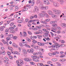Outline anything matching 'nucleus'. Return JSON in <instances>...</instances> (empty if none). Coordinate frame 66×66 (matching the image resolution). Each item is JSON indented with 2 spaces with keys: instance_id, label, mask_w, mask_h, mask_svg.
<instances>
[{
  "instance_id": "f257e3e1",
  "label": "nucleus",
  "mask_w": 66,
  "mask_h": 66,
  "mask_svg": "<svg viewBox=\"0 0 66 66\" xmlns=\"http://www.w3.org/2000/svg\"><path fill=\"white\" fill-rule=\"evenodd\" d=\"M53 5L55 7H59L60 6V4L59 3L56 2H54L53 3Z\"/></svg>"
},
{
  "instance_id": "f03ea898",
  "label": "nucleus",
  "mask_w": 66,
  "mask_h": 66,
  "mask_svg": "<svg viewBox=\"0 0 66 66\" xmlns=\"http://www.w3.org/2000/svg\"><path fill=\"white\" fill-rule=\"evenodd\" d=\"M54 12L55 14L57 15L61 13V11L59 10H54Z\"/></svg>"
},
{
  "instance_id": "7ed1b4c3",
  "label": "nucleus",
  "mask_w": 66,
  "mask_h": 66,
  "mask_svg": "<svg viewBox=\"0 0 66 66\" xmlns=\"http://www.w3.org/2000/svg\"><path fill=\"white\" fill-rule=\"evenodd\" d=\"M28 43L27 42H25L23 43H20V46L21 47H22L23 46H26L27 45Z\"/></svg>"
},
{
  "instance_id": "20e7f679",
  "label": "nucleus",
  "mask_w": 66,
  "mask_h": 66,
  "mask_svg": "<svg viewBox=\"0 0 66 66\" xmlns=\"http://www.w3.org/2000/svg\"><path fill=\"white\" fill-rule=\"evenodd\" d=\"M51 31H53V32H54L56 33L57 34H59L61 33V31H60L58 30L57 31H56V29L55 28H53L52 29Z\"/></svg>"
},
{
  "instance_id": "39448f33",
  "label": "nucleus",
  "mask_w": 66,
  "mask_h": 66,
  "mask_svg": "<svg viewBox=\"0 0 66 66\" xmlns=\"http://www.w3.org/2000/svg\"><path fill=\"white\" fill-rule=\"evenodd\" d=\"M34 49L33 48H31L30 50V49H28L27 50V52H28V53H30L31 52L32 53H34Z\"/></svg>"
},
{
  "instance_id": "423d86ee",
  "label": "nucleus",
  "mask_w": 66,
  "mask_h": 66,
  "mask_svg": "<svg viewBox=\"0 0 66 66\" xmlns=\"http://www.w3.org/2000/svg\"><path fill=\"white\" fill-rule=\"evenodd\" d=\"M32 59H30V58L28 57L24 59V60L26 62H30L31 61Z\"/></svg>"
},
{
  "instance_id": "0eeeda50",
  "label": "nucleus",
  "mask_w": 66,
  "mask_h": 66,
  "mask_svg": "<svg viewBox=\"0 0 66 66\" xmlns=\"http://www.w3.org/2000/svg\"><path fill=\"white\" fill-rule=\"evenodd\" d=\"M43 1L45 4H49V2L48 0H43Z\"/></svg>"
},
{
  "instance_id": "6e6552de",
  "label": "nucleus",
  "mask_w": 66,
  "mask_h": 66,
  "mask_svg": "<svg viewBox=\"0 0 66 66\" xmlns=\"http://www.w3.org/2000/svg\"><path fill=\"white\" fill-rule=\"evenodd\" d=\"M60 26L62 28H66V24L65 23H62L60 24Z\"/></svg>"
},
{
  "instance_id": "1a4fd4ad",
  "label": "nucleus",
  "mask_w": 66,
  "mask_h": 66,
  "mask_svg": "<svg viewBox=\"0 0 66 66\" xmlns=\"http://www.w3.org/2000/svg\"><path fill=\"white\" fill-rule=\"evenodd\" d=\"M2 42H3V43L4 44H7V45H9V42H8V41L6 40V42H5L4 40H2Z\"/></svg>"
},
{
  "instance_id": "9d476101",
  "label": "nucleus",
  "mask_w": 66,
  "mask_h": 66,
  "mask_svg": "<svg viewBox=\"0 0 66 66\" xmlns=\"http://www.w3.org/2000/svg\"><path fill=\"white\" fill-rule=\"evenodd\" d=\"M0 54H2L3 55H4L5 54V52L1 50L0 51Z\"/></svg>"
},
{
  "instance_id": "9b49d317",
  "label": "nucleus",
  "mask_w": 66,
  "mask_h": 66,
  "mask_svg": "<svg viewBox=\"0 0 66 66\" xmlns=\"http://www.w3.org/2000/svg\"><path fill=\"white\" fill-rule=\"evenodd\" d=\"M8 48L9 49V50H10L11 51V52L12 53H13V52H14L13 51V48H11V47H8Z\"/></svg>"
},
{
  "instance_id": "f8f14e48",
  "label": "nucleus",
  "mask_w": 66,
  "mask_h": 66,
  "mask_svg": "<svg viewBox=\"0 0 66 66\" xmlns=\"http://www.w3.org/2000/svg\"><path fill=\"white\" fill-rule=\"evenodd\" d=\"M48 14H49L50 15H52V12L51 10H49L48 11Z\"/></svg>"
},
{
  "instance_id": "ddd939ff",
  "label": "nucleus",
  "mask_w": 66,
  "mask_h": 66,
  "mask_svg": "<svg viewBox=\"0 0 66 66\" xmlns=\"http://www.w3.org/2000/svg\"><path fill=\"white\" fill-rule=\"evenodd\" d=\"M44 6L42 4H40L39 6L40 8L42 10H43Z\"/></svg>"
},
{
  "instance_id": "4468645a",
  "label": "nucleus",
  "mask_w": 66,
  "mask_h": 66,
  "mask_svg": "<svg viewBox=\"0 0 66 66\" xmlns=\"http://www.w3.org/2000/svg\"><path fill=\"white\" fill-rule=\"evenodd\" d=\"M45 14H42V13H39V15L40 17H44Z\"/></svg>"
},
{
  "instance_id": "2eb2a0df",
  "label": "nucleus",
  "mask_w": 66,
  "mask_h": 66,
  "mask_svg": "<svg viewBox=\"0 0 66 66\" xmlns=\"http://www.w3.org/2000/svg\"><path fill=\"white\" fill-rule=\"evenodd\" d=\"M12 45L13 47H15V48H17L18 47V46L15 43H13L12 44Z\"/></svg>"
},
{
  "instance_id": "dca6fc26",
  "label": "nucleus",
  "mask_w": 66,
  "mask_h": 66,
  "mask_svg": "<svg viewBox=\"0 0 66 66\" xmlns=\"http://www.w3.org/2000/svg\"><path fill=\"white\" fill-rule=\"evenodd\" d=\"M48 9V6H44L43 9L47 10Z\"/></svg>"
},
{
  "instance_id": "f3484780",
  "label": "nucleus",
  "mask_w": 66,
  "mask_h": 66,
  "mask_svg": "<svg viewBox=\"0 0 66 66\" xmlns=\"http://www.w3.org/2000/svg\"><path fill=\"white\" fill-rule=\"evenodd\" d=\"M41 23H43L44 24H47V22L45 21H40Z\"/></svg>"
},
{
  "instance_id": "a211bd4d",
  "label": "nucleus",
  "mask_w": 66,
  "mask_h": 66,
  "mask_svg": "<svg viewBox=\"0 0 66 66\" xmlns=\"http://www.w3.org/2000/svg\"><path fill=\"white\" fill-rule=\"evenodd\" d=\"M38 66H43L44 65L42 63H38L37 64Z\"/></svg>"
},
{
  "instance_id": "6ab92c4d",
  "label": "nucleus",
  "mask_w": 66,
  "mask_h": 66,
  "mask_svg": "<svg viewBox=\"0 0 66 66\" xmlns=\"http://www.w3.org/2000/svg\"><path fill=\"white\" fill-rule=\"evenodd\" d=\"M14 54H18V55H20V54L18 52L16 51H14Z\"/></svg>"
},
{
  "instance_id": "aec40b11",
  "label": "nucleus",
  "mask_w": 66,
  "mask_h": 66,
  "mask_svg": "<svg viewBox=\"0 0 66 66\" xmlns=\"http://www.w3.org/2000/svg\"><path fill=\"white\" fill-rule=\"evenodd\" d=\"M37 43L38 45L40 46H44V44H42V43H41L40 42H38Z\"/></svg>"
},
{
  "instance_id": "412c9836",
  "label": "nucleus",
  "mask_w": 66,
  "mask_h": 66,
  "mask_svg": "<svg viewBox=\"0 0 66 66\" xmlns=\"http://www.w3.org/2000/svg\"><path fill=\"white\" fill-rule=\"evenodd\" d=\"M26 6L24 7V9L23 10V11H27V10H28V8H26Z\"/></svg>"
},
{
  "instance_id": "4be33fe9",
  "label": "nucleus",
  "mask_w": 66,
  "mask_h": 66,
  "mask_svg": "<svg viewBox=\"0 0 66 66\" xmlns=\"http://www.w3.org/2000/svg\"><path fill=\"white\" fill-rule=\"evenodd\" d=\"M46 16L47 18L49 17V15L47 13H44V16Z\"/></svg>"
},
{
  "instance_id": "5701e85b",
  "label": "nucleus",
  "mask_w": 66,
  "mask_h": 66,
  "mask_svg": "<svg viewBox=\"0 0 66 66\" xmlns=\"http://www.w3.org/2000/svg\"><path fill=\"white\" fill-rule=\"evenodd\" d=\"M33 56V59H39V57H38V56Z\"/></svg>"
},
{
  "instance_id": "b1692460",
  "label": "nucleus",
  "mask_w": 66,
  "mask_h": 66,
  "mask_svg": "<svg viewBox=\"0 0 66 66\" xmlns=\"http://www.w3.org/2000/svg\"><path fill=\"white\" fill-rule=\"evenodd\" d=\"M10 32L11 33H15V31L13 30H11L10 31Z\"/></svg>"
},
{
  "instance_id": "393cba45",
  "label": "nucleus",
  "mask_w": 66,
  "mask_h": 66,
  "mask_svg": "<svg viewBox=\"0 0 66 66\" xmlns=\"http://www.w3.org/2000/svg\"><path fill=\"white\" fill-rule=\"evenodd\" d=\"M55 47H56V46L55 45H52L51 47V48H54Z\"/></svg>"
},
{
  "instance_id": "a878e982",
  "label": "nucleus",
  "mask_w": 66,
  "mask_h": 66,
  "mask_svg": "<svg viewBox=\"0 0 66 66\" xmlns=\"http://www.w3.org/2000/svg\"><path fill=\"white\" fill-rule=\"evenodd\" d=\"M27 41L28 42H29V43H30L31 42V40L29 38H28L27 39Z\"/></svg>"
},
{
  "instance_id": "bb28decb",
  "label": "nucleus",
  "mask_w": 66,
  "mask_h": 66,
  "mask_svg": "<svg viewBox=\"0 0 66 66\" xmlns=\"http://www.w3.org/2000/svg\"><path fill=\"white\" fill-rule=\"evenodd\" d=\"M35 10L36 11H38V8L37 7V6H35Z\"/></svg>"
},
{
  "instance_id": "cd10ccee",
  "label": "nucleus",
  "mask_w": 66,
  "mask_h": 66,
  "mask_svg": "<svg viewBox=\"0 0 66 66\" xmlns=\"http://www.w3.org/2000/svg\"><path fill=\"white\" fill-rule=\"evenodd\" d=\"M24 36H27V34L26 32L24 31Z\"/></svg>"
},
{
  "instance_id": "c85d7f7f",
  "label": "nucleus",
  "mask_w": 66,
  "mask_h": 66,
  "mask_svg": "<svg viewBox=\"0 0 66 66\" xmlns=\"http://www.w3.org/2000/svg\"><path fill=\"white\" fill-rule=\"evenodd\" d=\"M1 50L2 51H3L4 52H5L4 51V48L3 47H2L1 48Z\"/></svg>"
},
{
  "instance_id": "c756f323",
  "label": "nucleus",
  "mask_w": 66,
  "mask_h": 66,
  "mask_svg": "<svg viewBox=\"0 0 66 66\" xmlns=\"http://www.w3.org/2000/svg\"><path fill=\"white\" fill-rule=\"evenodd\" d=\"M9 37H10V38H12L13 37V35L12 34H10L9 35Z\"/></svg>"
},
{
  "instance_id": "7c9ffc66",
  "label": "nucleus",
  "mask_w": 66,
  "mask_h": 66,
  "mask_svg": "<svg viewBox=\"0 0 66 66\" xmlns=\"http://www.w3.org/2000/svg\"><path fill=\"white\" fill-rule=\"evenodd\" d=\"M57 59H52V61H53V62L57 61Z\"/></svg>"
},
{
  "instance_id": "2f4dec72",
  "label": "nucleus",
  "mask_w": 66,
  "mask_h": 66,
  "mask_svg": "<svg viewBox=\"0 0 66 66\" xmlns=\"http://www.w3.org/2000/svg\"><path fill=\"white\" fill-rule=\"evenodd\" d=\"M37 37L38 38H39V39H41V38H42V36L41 35H37Z\"/></svg>"
},
{
  "instance_id": "473e14b6",
  "label": "nucleus",
  "mask_w": 66,
  "mask_h": 66,
  "mask_svg": "<svg viewBox=\"0 0 66 66\" xmlns=\"http://www.w3.org/2000/svg\"><path fill=\"white\" fill-rule=\"evenodd\" d=\"M27 32L29 34V35H32V32L29 31H28Z\"/></svg>"
},
{
  "instance_id": "72a5a7b5",
  "label": "nucleus",
  "mask_w": 66,
  "mask_h": 66,
  "mask_svg": "<svg viewBox=\"0 0 66 66\" xmlns=\"http://www.w3.org/2000/svg\"><path fill=\"white\" fill-rule=\"evenodd\" d=\"M22 20H19L18 21V23H21L22 22Z\"/></svg>"
},
{
  "instance_id": "f704fd0d",
  "label": "nucleus",
  "mask_w": 66,
  "mask_h": 66,
  "mask_svg": "<svg viewBox=\"0 0 66 66\" xmlns=\"http://www.w3.org/2000/svg\"><path fill=\"white\" fill-rule=\"evenodd\" d=\"M24 63L23 61H21L20 62V64H21V65H23Z\"/></svg>"
},
{
  "instance_id": "c9c22d12",
  "label": "nucleus",
  "mask_w": 66,
  "mask_h": 66,
  "mask_svg": "<svg viewBox=\"0 0 66 66\" xmlns=\"http://www.w3.org/2000/svg\"><path fill=\"white\" fill-rule=\"evenodd\" d=\"M30 4H28L26 5V7H29L28 8L29 9H30Z\"/></svg>"
},
{
  "instance_id": "e433bc0d",
  "label": "nucleus",
  "mask_w": 66,
  "mask_h": 66,
  "mask_svg": "<svg viewBox=\"0 0 66 66\" xmlns=\"http://www.w3.org/2000/svg\"><path fill=\"white\" fill-rule=\"evenodd\" d=\"M7 55H9V56H10V55H11V53L10 52H9V51H7Z\"/></svg>"
},
{
  "instance_id": "4c0bfd02",
  "label": "nucleus",
  "mask_w": 66,
  "mask_h": 66,
  "mask_svg": "<svg viewBox=\"0 0 66 66\" xmlns=\"http://www.w3.org/2000/svg\"><path fill=\"white\" fill-rule=\"evenodd\" d=\"M44 21H45L46 22H49V21H50V19H46L44 20Z\"/></svg>"
},
{
  "instance_id": "58836bf2",
  "label": "nucleus",
  "mask_w": 66,
  "mask_h": 66,
  "mask_svg": "<svg viewBox=\"0 0 66 66\" xmlns=\"http://www.w3.org/2000/svg\"><path fill=\"white\" fill-rule=\"evenodd\" d=\"M63 0H60V1H59V2L60 4H62V3H63Z\"/></svg>"
},
{
  "instance_id": "ea45409f",
  "label": "nucleus",
  "mask_w": 66,
  "mask_h": 66,
  "mask_svg": "<svg viewBox=\"0 0 66 66\" xmlns=\"http://www.w3.org/2000/svg\"><path fill=\"white\" fill-rule=\"evenodd\" d=\"M9 29L10 30H14V27H10Z\"/></svg>"
},
{
  "instance_id": "a19ab883",
  "label": "nucleus",
  "mask_w": 66,
  "mask_h": 66,
  "mask_svg": "<svg viewBox=\"0 0 66 66\" xmlns=\"http://www.w3.org/2000/svg\"><path fill=\"white\" fill-rule=\"evenodd\" d=\"M56 47H57L59 48H60V46L58 45V44H56Z\"/></svg>"
},
{
  "instance_id": "79ce46f5",
  "label": "nucleus",
  "mask_w": 66,
  "mask_h": 66,
  "mask_svg": "<svg viewBox=\"0 0 66 66\" xmlns=\"http://www.w3.org/2000/svg\"><path fill=\"white\" fill-rule=\"evenodd\" d=\"M6 40L8 41V40H10L11 39L10 38V37H8L6 38Z\"/></svg>"
},
{
  "instance_id": "37998d69",
  "label": "nucleus",
  "mask_w": 66,
  "mask_h": 66,
  "mask_svg": "<svg viewBox=\"0 0 66 66\" xmlns=\"http://www.w3.org/2000/svg\"><path fill=\"white\" fill-rule=\"evenodd\" d=\"M61 43L62 44H64L65 43V42L64 40H61Z\"/></svg>"
},
{
  "instance_id": "c03bdc74",
  "label": "nucleus",
  "mask_w": 66,
  "mask_h": 66,
  "mask_svg": "<svg viewBox=\"0 0 66 66\" xmlns=\"http://www.w3.org/2000/svg\"><path fill=\"white\" fill-rule=\"evenodd\" d=\"M47 63L48 64H51L52 62L51 61H49L47 62Z\"/></svg>"
},
{
  "instance_id": "a18cd8bd",
  "label": "nucleus",
  "mask_w": 66,
  "mask_h": 66,
  "mask_svg": "<svg viewBox=\"0 0 66 66\" xmlns=\"http://www.w3.org/2000/svg\"><path fill=\"white\" fill-rule=\"evenodd\" d=\"M57 25L56 24H52V27H57Z\"/></svg>"
},
{
  "instance_id": "49530a36",
  "label": "nucleus",
  "mask_w": 66,
  "mask_h": 66,
  "mask_svg": "<svg viewBox=\"0 0 66 66\" xmlns=\"http://www.w3.org/2000/svg\"><path fill=\"white\" fill-rule=\"evenodd\" d=\"M32 42L34 43H37V41L35 40H33L32 41Z\"/></svg>"
},
{
  "instance_id": "de8ad7c7",
  "label": "nucleus",
  "mask_w": 66,
  "mask_h": 66,
  "mask_svg": "<svg viewBox=\"0 0 66 66\" xmlns=\"http://www.w3.org/2000/svg\"><path fill=\"white\" fill-rule=\"evenodd\" d=\"M5 59L6 60H7V61H9V59H8V58L7 57H5Z\"/></svg>"
},
{
  "instance_id": "09e8293b",
  "label": "nucleus",
  "mask_w": 66,
  "mask_h": 66,
  "mask_svg": "<svg viewBox=\"0 0 66 66\" xmlns=\"http://www.w3.org/2000/svg\"><path fill=\"white\" fill-rule=\"evenodd\" d=\"M13 56H11L9 57V58L10 59H11V60H12V59H13Z\"/></svg>"
},
{
  "instance_id": "8fccbe9b",
  "label": "nucleus",
  "mask_w": 66,
  "mask_h": 66,
  "mask_svg": "<svg viewBox=\"0 0 66 66\" xmlns=\"http://www.w3.org/2000/svg\"><path fill=\"white\" fill-rule=\"evenodd\" d=\"M57 22L56 21H53V24H55Z\"/></svg>"
},
{
  "instance_id": "3c124183",
  "label": "nucleus",
  "mask_w": 66,
  "mask_h": 66,
  "mask_svg": "<svg viewBox=\"0 0 66 66\" xmlns=\"http://www.w3.org/2000/svg\"><path fill=\"white\" fill-rule=\"evenodd\" d=\"M18 15L15 14L14 15V18H16V17H18Z\"/></svg>"
},
{
  "instance_id": "603ef678",
  "label": "nucleus",
  "mask_w": 66,
  "mask_h": 66,
  "mask_svg": "<svg viewBox=\"0 0 66 66\" xmlns=\"http://www.w3.org/2000/svg\"><path fill=\"white\" fill-rule=\"evenodd\" d=\"M31 46L32 47L34 48H35V45H31Z\"/></svg>"
},
{
  "instance_id": "864d4df0",
  "label": "nucleus",
  "mask_w": 66,
  "mask_h": 66,
  "mask_svg": "<svg viewBox=\"0 0 66 66\" xmlns=\"http://www.w3.org/2000/svg\"><path fill=\"white\" fill-rule=\"evenodd\" d=\"M20 36V37H21L22 36V32H21L20 33V34H19Z\"/></svg>"
},
{
  "instance_id": "5fc2aeb1",
  "label": "nucleus",
  "mask_w": 66,
  "mask_h": 66,
  "mask_svg": "<svg viewBox=\"0 0 66 66\" xmlns=\"http://www.w3.org/2000/svg\"><path fill=\"white\" fill-rule=\"evenodd\" d=\"M36 28H37V29H41V27H40L39 26H36Z\"/></svg>"
},
{
  "instance_id": "6e6d98bb",
  "label": "nucleus",
  "mask_w": 66,
  "mask_h": 66,
  "mask_svg": "<svg viewBox=\"0 0 66 66\" xmlns=\"http://www.w3.org/2000/svg\"><path fill=\"white\" fill-rule=\"evenodd\" d=\"M17 38L18 37H17L14 36L13 38V39H17Z\"/></svg>"
},
{
  "instance_id": "4d7b16f0",
  "label": "nucleus",
  "mask_w": 66,
  "mask_h": 66,
  "mask_svg": "<svg viewBox=\"0 0 66 66\" xmlns=\"http://www.w3.org/2000/svg\"><path fill=\"white\" fill-rule=\"evenodd\" d=\"M9 30L8 29H6L5 30V32H8Z\"/></svg>"
},
{
  "instance_id": "13d9d810",
  "label": "nucleus",
  "mask_w": 66,
  "mask_h": 66,
  "mask_svg": "<svg viewBox=\"0 0 66 66\" xmlns=\"http://www.w3.org/2000/svg\"><path fill=\"white\" fill-rule=\"evenodd\" d=\"M40 2L39 0H37V1L36 3H37V4H38Z\"/></svg>"
},
{
  "instance_id": "bf43d9fd",
  "label": "nucleus",
  "mask_w": 66,
  "mask_h": 66,
  "mask_svg": "<svg viewBox=\"0 0 66 66\" xmlns=\"http://www.w3.org/2000/svg\"><path fill=\"white\" fill-rule=\"evenodd\" d=\"M38 48V46H35V49H37Z\"/></svg>"
},
{
  "instance_id": "052dcab7",
  "label": "nucleus",
  "mask_w": 66,
  "mask_h": 66,
  "mask_svg": "<svg viewBox=\"0 0 66 66\" xmlns=\"http://www.w3.org/2000/svg\"><path fill=\"white\" fill-rule=\"evenodd\" d=\"M55 50H57L58 49H59V48L58 47H55Z\"/></svg>"
},
{
  "instance_id": "680f3d73",
  "label": "nucleus",
  "mask_w": 66,
  "mask_h": 66,
  "mask_svg": "<svg viewBox=\"0 0 66 66\" xmlns=\"http://www.w3.org/2000/svg\"><path fill=\"white\" fill-rule=\"evenodd\" d=\"M4 30V29L2 28V27H1L0 28V31H3Z\"/></svg>"
},
{
  "instance_id": "e2e57ef3",
  "label": "nucleus",
  "mask_w": 66,
  "mask_h": 66,
  "mask_svg": "<svg viewBox=\"0 0 66 66\" xmlns=\"http://www.w3.org/2000/svg\"><path fill=\"white\" fill-rule=\"evenodd\" d=\"M26 46L27 48H30V46L28 45H26Z\"/></svg>"
},
{
  "instance_id": "0e129e2a",
  "label": "nucleus",
  "mask_w": 66,
  "mask_h": 66,
  "mask_svg": "<svg viewBox=\"0 0 66 66\" xmlns=\"http://www.w3.org/2000/svg\"><path fill=\"white\" fill-rule=\"evenodd\" d=\"M42 30L43 31H44V32H46L47 30H46V29H42Z\"/></svg>"
},
{
  "instance_id": "69168bd1",
  "label": "nucleus",
  "mask_w": 66,
  "mask_h": 66,
  "mask_svg": "<svg viewBox=\"0 0 66 66\" xmlns=\"http://www.w3.org/2000/svg\"><path fill=\"white\" fill-rule=\"evenodd\" d=\"M32 20H30L28 21V23H31V22H32Z\"/></svg>"
},
{
  "instance_id": "338daca9",
  "label": "nucleus",
  "mask_w": 66,
  "mask_h": 66,
  "mask_svg": "<svg viewBox=\"0 0 66 66\" xmlns=\"http://www.w3.org/2000/svg\"><path fill=\"white\" fill-rule=\"evenodd\" d=\"M31 64V65H34V63L33 62H30Z\"/></svg>"
},
{
  "instance_id": "774afa93",
  "label": "nucleus",
  "mask_w": 66,
  "mask_h": 66,
  "mask_svg": "<svg viewBox=\"0 0 66 66\" xmlns=\"http://www.w3.org/2000/svg\"><path fill=\"white\" fill-rule=\"evenodd\" d=\"M52 17L53 18H54L55 17V15H52Z\"/></svg>"
}]
</instances>
